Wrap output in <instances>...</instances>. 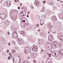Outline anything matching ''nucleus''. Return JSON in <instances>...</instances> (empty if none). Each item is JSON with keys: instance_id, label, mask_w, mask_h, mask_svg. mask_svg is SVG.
Masks as SVG:
<instances>
[{"instance_id": "1", "label": "nucleus", "mask_w": 63, "mask_h": 63, "mask_svg": "<svg viewBox=\"0 0 63 63\" xmlns=\"http://www.w3.org/2000/svg\"><path fill=\"white\" fill-rule=\"evenodd\" d=\"M25 50L26 53H30L31 52V50L30 48L26 47L25 48Z\"/></svg>"}, {"instance_id": "2", "label": "nucleus", "mask_w": 63, "mask_h": 63, "mask_svg": "<svg viewBox=\"0 0 63 63\" xmlns=\"http://www.w3.org/2000/svg\"><path fill=\"white\" fill-rule=\"evenodd\" d=\"M17 41L20 44V45H22V40L21 39H20L19 38H18L17 39Z\"/></svg>"}, {"instance_id": "3", "label": "nucleus", "mask_w": 63, "mask_h": 63, "mask_svg": "<svg viewBox=\"0 0 63 63\" xmlns=\"http://www.w3.org/2000/svg\"><path fill=\"white\" fill-rule=\"evenodd\" d=\"M48 39L50 41H53V36L51 35H49L48 37Z\"/></svg>"}, {"instance_id": "4", "label": "nucleus", "mask_w": 63, "mask_h": 63, "mask_svg": "<svg viewBox=\"0 0 63 63\" xmlns=\"http://www.w3.org/2000/svg\"><path fill=\"white\" fill-rule=\"evenodd\" d=\"M58 42L55 41L53 43V45L55 47H57L58 46Z\"/></svg>"}, {"instance_id": "5", "label": "nucleus", "mask_w": 63, "mask_h": 63, "mask_svg": "<svg viewBox=\"0 0 63 63\" xmlns=\"http://www.w3.org/2000/svg\"><path fill=\"white\" fill-rule=\"evenodd\" d=\"M51 19L54 21H56L57 20V19L56 17L55 16H53L51 17Z\"/></svg>"}, {"instance_id": "6", "label": "nucleus", "mask_w": 63, "mask_h": 63, "mask_svg": "<svg viewBox=\"0 0 63 63\" xmlns=\"http://www.w3.org/2000/svg\"><path fill=\"white\" fill-rule=\"evenodd\" d=\"M32 50H33L34 51H38V49H37V48H36L35 47H32Z\"/></svg>"}, {"instance_id": "7", "label": "nucleus", "mask_w": 63, "mask_h": 63, "mask_svg": "<svg viewBox=\"0 0 63 63\" xmlns=\"http://www.w3.org/2000/svg\"><path fill=\"white\" fill-rule=\"evenodd\" d=\"M55 56L56 57H57L59 55V52L57 51H56V52H55Z\"/></svg>"}, {"instance_id": "8", "label": "nucleus", "mask_w": 63, "mask_h": 63, "mask_svg": "<svg viewBox=\"0 0 63 63\" xmlns=\"http://www.w3.org/2000/svg\"><path fill=\"white\" fill-rule=\"evenodd\" d=\"M59 52L61 55H63V49L60 50H59Z\"/></svg>"}, {"instance_id": "9", "label": "nucleus", "mask_w": 63, "mask_h": 63, "mask_svg": "<svg viewBox=\"0 0 63 63\" xmlns=\"http://www.w3.org/2000/svg\"><path fill=\"white\" fill-rule=\"evenodd\" d=\"M58 39L59 40L61 41H63V36H59L58 37Z\"/></svg>"}, {"instance_id": "10", "label": "nucleus", "mask_w": 63, "mask_h": 63, "mask_svg": "<svg viewBox=\"0 0 63 63\" xmlns=\"http://www.w3.org/2000/svg\"><path fill=\"white\" fill-rule=\"evenodd\" d=\"M6 3L8 6H9L11 5V1H6Z\"/></svg>"}, {"instance_id": "11", "label": "nucleus", "mask_w": 63, "mask_h": 63, "mask_svg": "<svg viewBox=\"0 0 63 63\" xmlns=\"http://www.w3.org/2000/svg\"><path fill=\"white\" fill-rule=\"evenodd\" d=\"M16 34H15V35H12V37L13 39H16L17 37H16Z\"/></svg>"}, {"instance_id": "12", "label": "nucleus", "mask_w": 63, "mask_h": 63, "mask_svg": "<svg viewBox=\"0 0 63 63\" xmlns=\"http://www.w3.org/2000/svg\"><path fill=\"white\" fill-rule=\"evenodd\" d=\"M55 52H56V51H54L52 53V56H54V57H55V54H56L55 53H56Z\"/></svg>"}, {"instance_id": "13", "label": "nucleus", "mask_w": 63, "mask_h": 63, "mask_svg": "<svg viewBox=\"0 0 63 63\" xmlns=\"http://www.w3.org/2000/svg\"><path fill=\"white\" fill-rule=\"evenodd\" d=\"M31 56L32 58H34V54L33 53H31Z\"/></svg>"}, {"instance_id": "14", "label": "nucleus", "mask_w": 63, "mask_h": 63, "mask_svg": "<svg viewBox=\"0 0 63 63\" xmlns=\"http://www.w3.org/2000/svg\"><path fill=\"white\" fill-rule=\"evenodd\" d=\"M44 43V42L43 41H41L39 43V45H42V44H43Z\"/></svg>"}, {"instance_id": "15", "label": "nucleus", "mask_w": 63, "mask_h": 63, "mask_svg": "<svg viewBox=\"0 0 63 63\" xmlns=\"http://www.w3.org/2000/svg\"><path fill=\"white\" fill-rule=\"evenodd\" d=\"M15 34L16 35H17V32H13L12 35H15Z\"/></svg>"}, {"instance_id": "16", "label": "nucleus", "mask_w": 63, "mask_h": 63, "mask_svg": "<svg viewBox=\"0 0 63 63\" xmlns=\"http://www.w3.org/2000/svg\"><path fill=\"white\" fill-rule=\"evenodd\" d=\"M45 10V8L44 7H43L42 8V10L41 11V12H44Z\"/></svg>"}, {"instance_id": "17", "label": "nucleus", "mask_w": 63, "mask_h": 63, "mask_svg": "<svg viewBox=\"0 0 63 63\" xmlns=\"http://www.w3.org/2000/svg\"><path fill=\"white\" fill-rule=\"evenodd\" d=\"M59 18H62L63 17V16L62 15H59Z\"/></svg>"}, {"instance_id": "18", "label": "nucleus", "mask_w": 63, "mask_h": 63, "mask_svg": "<svg viewBox=\"0 0 63 63\" xmlns=\"http://www.w3.org/2000/svg\"><path fill=\"white\" fill-rule=\"evenodd\" d=\"M14 11H14V10H11L10 12V14H13L14 13Z\"/></svg>"}, {"instance_id": "19", "label": "nucleus", "mask_w": 63, "mask_h": 63, "mask_svg": "<svg viewBox=\"0 0 63 63\" xmlns=\"http://www.w3.org/2000/svg\"><path fill=\"white\" fill-rule=\"evenodd\" d=\"M39 3V2H34V4L36 6H37L38 5V3Z\"/></svg>"}, {"instance_id": "20", "label": "nucleus", "mask_w": 63, "mask_h": 63, "mask_svg": "<svg viewBox=\"0 0 63 63\" xmlns=\"http://www.w3.org/2000/svg\"><path fill=\"white\" fill-rule=\"evenodd\" d=\"M12 18L13 19V20H16V18L15 16H14V17L13 16L12 17Z\"/></svg>"}, {"instance_id": "21", "label": "nucleus", "mask_w": 63, "mask_h": 63, "mask_svg": "<svg viewBox=\"0 0 63 63\" xmlns=\"http://www.w3.org/2000/svg\"><path fill=\"white\" fill-rule=\"evenodd\" d=\"M11 51L13 53H14L15 52V50L14 49H12L11 50Z\"/></svg>"}, {"instance_id": "22", "label": "nucleus", "mask_w": 63, "mask_h": 63, "mask_svg": "<svg viewBox=\"0 0 63 63\" xmlns=\"http://www.w3.org/2000/svg\"><path fill=\"white\" fill-rule=\"evenodd\" d=\"M50 60V59L49 58H48L47 59V62H49V60Z\"/></svg>"}, {"instance_id": "23", "label": "nucleus", "mask_w": 63, "mask_h": 63, "mask_svg": "<svg viewBox=\"0 0 63 63\" xmlns=\"http://www.w3.org/2000/svg\"><path fill=\"white\" fill-rule=\"evenodd\" d=\"M40 17L39 16H38L37 17V19H40Z\"/></svg>"}, {"instance_id": "24", "label": "nucleus", "mask_w": 63, "mask_h": 63, "mask_svg": "<svg viewBox=\"0 0 63 63\" xmlns=\"http://www.w3.org/2000/svg\"><path fill=\"white\" fill-rule=\"evenodd\" d=\"M49 61V63H51V62H52V60L50 59Z\"/></svg>"}, {"instance_id": "25", "label": "nucleus", "mask_w": 63, "mask_h": 63, "mask_svg": "<svg viewBox=\"0 0 63 63\" xmlns=\"http://www.w3.org/2000/svg\"><path fill=\"white\" fill-rule=\"evenodd\" d=\"M15 48L16 49H18V47H15Z\"/></svg>"}, {"instance_id": "26", "label": "nucleus", "mask_w": 63, "mask_h": 63, "mask_svg": "<svg viewBox=\"0 0 63 63\" xmlns=\"http://www.w3.org/2000/svg\"><path fill=\"white\" fill-rule=\"evenodd\" d=\"M14 12H16V13L17 12H18V11H17V10H14Z\"/></svg>"}, {"instance_id": "27", "label": "nucleus", "mask_w": 63, "mask_h": 63, "mask_svg": "<svg viewBox=\"0 0 63 63\" xmlns=\"http://www.w3.org/2000/svg\"><path fill=\"white\" fill-rule=\"evenodd\" d=\"M13 62L14 63H14L15 62V58H14V57H13Z\"/></svg>"}, {"instance_id": "28", "label": "nucleus", "mask_w": 63, "mask_h": 63, "mask_svg": "<svg viewBox=\"0 0 63 63\" xmlns=\"http://www.w3.org/2000/svg\"><path fill=\"white\" fill-rule=\"evenodd\" d=\"M4 14H0V17H1V16H2V15H3Z\"/></svg>"}, {"instance_id": "29", "label": "nucleus", "mask_w": 63, "mask_h": 63, "mask_svg": "<svg viewBox=\"0 0 63 63\" xmlns=\"http://www.w3.org/2000/svg\"><path fill=\"white\" fill-rule=\"evenodd\" d=\"M30 8H31V9H34L33 6H30Z\"/></svg>"}, {"instance_id": "30", "label": "nucleus", "mask_w": 63, "mask_h": 63, "mask_svg": "<svg viewBox=\"0 0 63 63\" xmlns=\"http://www.w3.org/2000/svg\"><path fill=\"white\" fill-rule=\"evenodd\" d=\"M10 59H11V58L10 57H8V59L9 60H10Z\"/></svg>"}, {"instance_id": "31", "label": "nucleus", "mask_w": 63, "mask_h": 63, "mask_svg": "<svg viewBox=\"0 0 63 63\" xmlns=\"http://www.w3.org/2000/svg\"><path fill=\"white\" fill-rule=\"evenodd\" d=\"M6 52H7V53H9V50H7L6 51Z\"/></svg>"}, {"instance_id": "32", "label": "nucleus", "mask_w": 63, "mask_h": 63, "mask_svg": "<svg viewBox=\"0 0 63 63\" xmlns=\"http://www.w3.org/2000/svg\"><path fill=\"white\" fill-rule=\"evenodd\" d=\"M8 45L9 46H11V44L10 43H9L8 44Z\"/></svg>"}, {"instance_id": "33", "label": "nucleus", "mask_w": 63, "mask_h": 63, "mask_svg": "<svg viewBox=\"0 0 63 63\" xmlns=\"http://www.w3.org/2000/svg\"><path fill=\"white\" fill-rule=\"evenodd\" d=\"M22 32V33H23V34H25V32Z\"/></svg>"}, {"instance_id": "34", "label": "nucleus", "mask_w": 63, "mask_h": 63, "mask_svg": "<svg viewBox=\"0 0 63 63\" xmlns=\"http://www.w3.org/2000/svg\"><path fill=\"white\" fill-rule=\"evenodd\" d=\"M36 25H37L36 26L37 27H39V26L38 24H36Z\"/></svg>"}, {"instance_id": "35", "label": "nucleus", "mask_w": 63, "mask_h": 63, "mask_svg": "<svg viewBox=\"0 0 63 63\" xmlns=\"http://www.w3.org/2000/svg\"><path fill=\"white\" fill-rule=\"evenodd\" d=\"M22 22H25V20H22Z\"/></svg>"}, {"instance_id": "36", "label": "nucleus", "mask_w": 63, "mask_h": 63, "mask_svg": "<svg viewBox=\"0 0 63 63\" xmlns=\"http://www.w3.org/2000/svg\"><path fill=\"white\" fill-rule=\"evenodd\" d=\"M27 59H30V57H28L27 58Z\"/></svg>"}, {"instance_id": "37", "label": "nucleus", "mask_w": 63, "mask_h": 63, "mask_svg": "<svg viewBox=\"0 0 63 63\" xmlns=\"http://www.w3.org/2000/svg\"><path fill=\"white\" fill-rule=\"evenodd\" d=\"M53 3H51V2L50 3V5H52V4H53Z\"/></svg>"}, {"instance_id": "38", "label": "nucleus", "mask_w": 63, "mask_h": 63, "mask_svg": "<svg viewBox=\"0 0 63 63\" xmlns=\"http://www.w3.org/2000/svg\"><path fill=\"white\" fill-rule=\"evenodd\" d=\"M7 34H8V35H9L10 34V32H8Z\"/></svg>"}, {"instance_id": "39", "label": "nucleus", "mask_w": 63, "mask_h": 63, "mask_svg": "<svg viewBox=\"0 0 63 63\" xmlns=\"http://www.w3.org/2000/svg\"><path fill=\"white\" fill-rule=\"evenodd\" d=\"M18 9L19 10L20 9V7H18Z\"/></svg>"}, {"instance_id": "40", "label": "nucleus", "mask_w": 63, "mask_h": 63, "mask_svg": "<svg viewBox=\"0 0 63 63\" xmlns=\"http://www.w3.org/2000/svg\"><path fill=\"white\" fill-rule=\"evenodd\" d=\"M51 54H50L49 55V56L50 57L51 56Z\"/></svg>"}, {"instance_id": "41", "label": "nucleus", "mask_w": 63, "mask_h": 63, "mask_svg": "<svg viewBox=\"0 0 63 63\" xmlns=\"http://www.w3.org/2000/svg\"><path fill=\"white\" fill-rule=\"evenodd\" d=\"M46 2V1H44L43 2V3H45Z\"/></svg>"}, {"instance_id": "42", "label": "nucleus", "mask_w": 63, "mask_h": 63, "mask_svg": "<svg viewBox=\"0 0 63 63\" xmlns=\"http://www.w3.org/2000/svg\"><path fill=\"white\" fill-rule=\"evenodd\" d=\"M27 17H29V15H27Z\"/></svg>"}, {"instance_id": "43", "label": "nucleus", "mask_w": 63, "mask_h": 63, "mask_svg": "<svg viewBox=\"0 0 63 63\" xmlns=\"http://www.w3.org/2000/svg\"><path fill=\"white\" fill-rule=\"evenodd\" d=\"M41 51H42V52H44V50H41Z\"/></svg>"}, {"instance_id": "44", "label": "nucleus", "mask_w": 63, "mask_h": 63, "mask_svg": "<svg viewBox=\"0 0 63 63\" xmlns=\"http://www.w3.org/2000/svg\"><path fill=\"white\" fill-rule=\"evenodd\" d=\"M34 63H36V61H33Z\"/></svg>"}, {"instance_id": "45", "label": "nucleus", "mask_w": 63, "mask_h": 63, "mask_svg": "<svg viewBox=\"0 0 63 63\" xmlns=\"http://www.w3.org/2000/svg\"><path fill=\"white\" fill-rule=\"evenodd\" d=\"M14 1H15V2H17L16 0H15Z\"/></svg>"}, {"instance_id": "46", "label": "nucleus", "mask_w": 63, "mask_h": 63, "mask_svg": "<svg viewBox=\"0 0 63 63\" xmlns=\"http://www.w3.org/2000/svg\"><path fill=\"white\" fill-rule=\"evenodd\" d=\"M9 54V55H11V53H10Z\"/></svg>"}, {"instance_id": "47", "label": "nucleus", "mask_w": 63, "mask_h": 63, "mask_svg": "<svg viewBox=\"0 0 63 63\" xmlns=\"http://www.w3.org/2000/svg\"><path fill=\"white\" fill-rule=\"evenodd\" d=\"M20 6H21V5H22V3H20Z\"/></svg>"}, {"instance_id": "48", "label": "nucleus", "mask_w": 63, "mask_h": 63, "mask_svg": "<svg viewBox=\"0 0 63 63\" xmlns=\"http://www.w3.org/2000/svg\"><path fill=\"white\" fill-rule=\"evenodd\" d=\"M41 25H43V24H41Z\"/></svg>"}, {"instance_id": "49", "label": "nucleus", "mask_w": 63, "mask_h": 63, "mask_svg": "<svg viewBox=\"0 0 63 63\" xmlns=\"http://www.w3.org/2000/svg\"><path fill=\"white\" fill-rule=\"evenodd\" d=\"M10 55V57H12V55Z\"/></svg>"}, {"instance_id": "50", "label": "nucleus", "mask_w": 63, "mask_h": 63, "mask_svg": "<svg viewBox=\"0 0 63 63\" xmlns=\"http://www.w3.org/2000/svg\"><path fill=\"white\" fill-rule=\"evenodd\" d=\"M29 13H30V12H28V13H27L28 14H29Z\"/></svg>"}, {"instance_id": "51", "label": "nucleus", "mask_w": 63, "mask_h": 63, "mask_svg": "<svg viewBox=\"0 0 63 63\" xmlns=\"http://www.w3.org/2000/svg\"><path fill=\"white\" fill-rule=\"evenodd\" d=\"M25 16V15H24V14H23V16Z\"/></svg>"}, {"instance_id": "52", "label": "nucleus", "mask_w": 63, "mask_h": 63, "mask_svg": "<svg viewBox=\"0 0 63 63\" xmlns=\"http://www.w3.org/2000/svg\"><path fill=\"white\" fill-rule=\"evenodd\" d=\"M22 10L23 9V7H22Z\"/></svg>"}, {"instance_id": "53", "label": "nucleus", "mask_w": 63, "mask_h": 63, "mask_svg": "<svg viewBox=\"0 0 63 63\" xmlns=\"http://www.w3.org/2000/svg\"><path fill=\"white\" fill-rule=\"evenodd\" d=\"M38 31H40V30H38Z\"/></svg>"}, {"instance_id": "54", "label": "nucleus", "mask_w": 63, "mask_h": 63, "mask_svg": "<svg viewBox=\"0 0 63 63\" xmlns=\"http://www.w3.org/2000/svg\"><path fill=\"white\" fill-rule=\"evenodd\" d=\"M63 2L62 1H61L60 2V3H63Z\"/></svg>"}, {"instance_id": "55", "label": "nucleus", "mask_w": 63, "mask_h": 63, "mask_svg": "<svg viewBox=\"0 0 63 63\" xmlns=\"http://www.w3.org/2000/svg\"><path fill=\"white\" fill-rule=\"evenodd\" d=\"M17 1L18 2H19V1L17 0Z\"/></svg>"}, {"instance_id": "56", "label": "nucleus", "mask_w": 63, "mask_h": 63, "mask_svg": "<svg viewBox=\"0 0 63 63\" xmlns=\"http://www.w3.org/2000/svg\"><path fill=\"white\" fill-rule=\"evenodd\" d=\"M57 0L59 1H60V0Z\"/></svg>"}, {"instance_id": "57", "label": "nucleus", "mask_w": 63, "mask_h": 63, "mask_svg": "<svg viewBox=\"0 0 63 63\" xmlns=\"http://www.w3.org/2000/svg\"><path fill=\"white\" fill-rule=\"evenodd\" d=\"M49 33H50L49 32H48V34H49Z\"/></svg>"}, {"instance_id": "58", "label": "nucleus", "mask_w": 63, "mask_h": 63, "mask_svg": "<svg viewBox=\"0 0 63 63\" xmlns=\"http://www.w3.org/2000/svg\"><path fill=\"white\" fill-rule=\"evenodd\" d=\"M54 33H55V32H53Z\"/></svg>"}, {"instance_id": "59", "label": "nucleus", "mask_w": 63, "mask_h": 63, "mask_svg": "<svg viewBox=\"0 0 63 63\" xmlns=\"http://www.w3.org/2000/svg\"><path fill=\"white\" fill-rule=\"evenodd\" d=\"M42 62L43 63H44V62Z\"/></svg>"}, {"instance_id": "60", "label": "nucleus", "mask_w": 63, "mask_h": 63, "mask_svg": "<svg viewBox=\"0 0 63 63\" xmlns=\"http://www.w3.org/2000/svg\"><path fill=\"white\" fill-rule=\"evenodd\" d=\"M51 52H52V51H51Z\"/></svg>"}, {"instance_id": "61", "label": "nucleus", "mask_w": 63, "mask_h": 63, "mask_svg": "<svg viewBox=\"0 0 63 63\" xmlns=\"http://www.w3.org/2000/svg\"><path fill=\"white\" fill-rule=\"evenodd\" d=\"M49 26H51L50 25H49Z\"/></svg>"}, {"instance_id": "62", "label": "nucleus", "mask_w": 63, "mask_h": 63, "mask_svg": "<svg viewBox=\"0 0 63 63\" xmlns=\"http://www.w3.org/2000/svg\"><path fill=\"white\" fill-rule=\"evenodd\" d=\"M13 43H14V44H15V42H13Z\"/></svg>"}, {"instance_id": "63", "label": "nucleus", "mask_w": 63, "mask_h": 63, "mask_svg": "<svg viewBox=\"0 0 63 63\" xmlns=\"http://www.w3.org/2000/svg\"><path fill=\"white\" fill-rule=\"evenodd\" d=\"M62 6H63V4L62 5Z\"/></svg>"}, {"instance_id": "64", "label": "nucleus", "mask_w": 63, "mask_h": 63, "mask_svg": "<svg viewBox=\"0 0 63 63\" xmlns=\"http://www.w3.org/2000/svg\"><path fill=\"white\" fill-rule=\"evenodd\" d=\"M1 51H0V52H1Z\"/></svg>"}]
</instances>
